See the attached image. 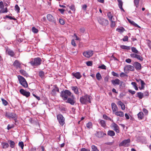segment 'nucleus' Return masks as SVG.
<instances>
[{"instance_id": "nucleus-1", "label": "nucleus", "mask_w": 151, "mask_h": 151, "mask_svg": "<svg viewBox=\"0 0 151 151\" xmlns=\"http://www.w3.org/2000/svg\"><path fill=\"white\" fill-rule=\"evenodd\" d=\"M91 96L87 94H86L80 97V101L83 104H86L88 103H91Z\"/></svg>"}, {"instance_id": "nucleus-2", "label": "nucleus", "mask_w": 151, "mask_h": 151, "mask_svg": "<svg viewBox=\"0 0 151 151\" xmlns=\"http://www.w3.org/2000/svg\"><path fill=\"white\" fill-rule=\"evenodd\" d=\"M42 61V60L40 58L37 57L31 59L29 63L32 66L37 67L40 65Z\"/></svg>"}, {"instance_id": "nucleus-3", "label": "nucleus", "mask_w": 151, "mask_h": 151, "mask_svg": "<svg viewBox=\"0 0 151 151\" xmlns=\"http://www.w3.org/2000/svg\"><path fill=\"white\" fill-rule=\"evenodd\" d=\"M72 93L68 90L62 91L60 93V96L64 100H66L68 99V96H71Z\"/></svg>"}, {"instance_id": "nucleus-4", "label": "nucleus", "mask_w": 151, "mask_h": 151, "mask_svg": "<svg viewBox=\"0 0 151 151\" xmlns=\"http://www.w3.org/2000/svg\"><path fill=\"white\" fill-rule=\"evenodd\" d=\"M18 78L20 84L24 88H27L28 86V84L25 78L22 76L18 75Z\"/></svg>"}, {"instance_id": "nucleus-5", "label": "nucleus", "mask_w": 151, "mask_h": 151, "mask_svg": "<svg viewBox=\"0 0 151 151\" xmlns=\"http://www.w3.org/2000/svg\"><path fill=\"white\" fill-rule=\"evenodd\" d=\"M57 119L60 125L63 126L65 124V119L61 114H58L57 116Z\"/></svg>"}, {"instance_id": "nucleus-6", "label": "nucleus", "mask_w": 151, "mask_h": 151, "mask_svg": "<svg viewBox=\"0 0 151 151\" xmlns=\"http://www.w3.org/2000/svg\"><path fill=\"white\" fill-rule=\"evenodd\" d=\"M98 21L100 24L104 26L107 25L109 23L107 20L102 17H99L98 18Z\"/></svg>"}, {"instance_id": "nucleus-7", "label": "nucleus", "mask_w": 151, "mask_h": 151, "mask_svg": "<svg viewBox=\"0 0 151 151\" xmlns=\"http://www.w3.org/2000/svg\"><path fill=\"white\" fill-rule=\"evenodd\" d=\"M124 71L126 73H128L129 71H133L134 70V66L130 65H127L124 68Z\"/></svg>"}, {"instance_id": "nucleus-8", "label": "nucleus", "mask_w": 151, "mask_h": 151, "mask_svg": "<svg viewBox=\"0 0 151 151\" xmlns=\"http://www.w3.org/2000/svg\"><path fill=\"white\" fill-rule=\"evenodd\" d=\"M130 142V140L129 139H124L119 143V146L120 147L122 146L128 147L129 146V143Z\"/></svg>"}, {"instance_id": "nucleus-9", "label": "nucleus", "mask_w": 151, "mask_h": 151, "mask_svg": "<svg viewBox=\"0 0 151 151\" xmlns=\"http://www.w3.org/2000/svg\"><path fill=\"white\" fill-rule=\"evenodd\" d=\"M71 97L68 98L66 102L67 103L70 104L71 105H73L75 103V98L74 96L72 95Z\"/></svg>"}, {"instance_id": "nucleus-10", "label": "nucleus", "mask_w": 151, "mask_h": 151, "mask_svg": "<svg viewBox=\"0 0 151 151\" xmlns=\"http://www.w3.org/2000/svg\"><path fill=\"white\" fill-rule=\"evenodd\" d=\"M6 48V54L8 55L11 57H14L15 55L14 52L8 47Z\"/></svg>"}, {"instance_id": "nucleus-11", "label": "nucleus", "mask_w": 151, "mask_h": 151, "mask_svg": "<svg viewBox=\"0 0 151 151\" xmlns=\"http://www.w3.org/2000/svg\"><path fill=\"white\" fill-rule=\"evenodd\" d=\"M111 127L113 128V129L114 130L116 133H119V127L118 125L116 124L115 123L113 122L111 124Z\"/></svg>"}, {"instance_id": "nucleus-12", "label": "nucleus", "mask_w": 151, "mask_h": 151, "mask_svg": "<svg viewBox=\"0 0 151 151\" xmlns=\"http://www.w3.org/2000/svg\"><path fill=\"white\" fill-rule=\"evenodd\" d=\"M93 54V51L92 50H89L83 52V55L85 57L89 58L92 56Z\"/></svg>"}, {"instance_id": "nucleus-13", "label": "nucleus", "mask_w": 151, "mask_h": 151, "mask_svg": "<svg viewBox=\"0 0 151 151\" xmlns=\"http://www.w3.org/2000/svg\"><path fill=\"white\" fill-rule=\"evenodd\" d=\"M19 91L22 94L26 97H28L30 96V93L28 91H26L24 89H21Z\"/></svg>"}, {"instance_id": "nucleus-14", "label": "nucleus", "mask_w": 151, "mask_h": 151, "mask_svg": "<svg viewBox=\"0 0 151 151\" xmlns=\"http://www.w3.org/2000/svg\"><path fill=\"white\" fill-rule=\"evenodd\" d=\"M16 114L13 113L6 112L5 113V116L9 119L15 118L16 117Z\"/></svg>"}, {"instance_id": "nucleus-15", "label": "nucleus", "mask_w": 151, "mask_h": 151, "mask_svg": "<svg viewBox=\"0 0 151 151\" xmlns=\"http://www.w3.org/2000/svg\"><path fill=\"white\" fill-rule=\"evenodd\" d=\"M133 65L137 70H141L142 66L139 63L137 62H135L134 63Z\"/></svg>"}, {"instance_id": "nucleus-16", "label": "nucleus", "mask_w": 151, "mask_h": 151, "mask_svg": "<svg viewBox=\"0 0 151 151\" xmlns=\"http://www.w3.org/2000/svg\"><path fill=\"white\" fill-rule=\"evenodd\" d=\"M72 75L77 79H80L82 77L80 73L79 72H73L72 73Z\"/></svg>"}, {"instance_id": "nucleus-17", "label": "nucleus", "mask_w": 151, "mask_h": 151, "mask_svg": "<svg viewBox=\"0 0 151 151\" xmlns=\"http://www.w3.org/2000/svg\"><path fill=\"white\" fill-rule=\"evenodd\" d=\"M47 17L48 20L52 22L55 23V20L54 17L50 14L47 15Z\"/></svg>"}, {"instance_id": "nucleus-18", "label": "nucleus", "mask_w": 151, "mask_h": 151, "mask_svg": "<svg viewBox=\"0 0 151 151\" xmlns=\"http://www.w3.org/2000/svg\"><path fill=\"white\" fill-rule=\"evenodd\" d=\"M21 64L20 63L18 60H15L13 63V65L14 66L16 67L17 68H19L21 69L22 67L21 66Z\"/></svg>"}, {"instance_id": "nucleus-19", "label": "nucleus", "mask_w": 151, "mask_h": 151, "mask_svg": "<svg viewBox=\"0 0 151 151\" xmlns=\"http://www.w3.org/2000/svg\"><path fill=\"white\" fill-rule=\"evenodd\" d=\"M112 109L113 112L115 113L118 110V108L116 104L114 103H112L111 104Z\"/></svg>"}, {"instance_id": "nucleus-20", "label": "nucleus", "mask_w": 151, "mask_h": 151, "mask_svg": "<svg viewBox=\"0 0 151 151\" xmlns=\"http://www.w3.org/2000/svg\"><path fill=\"white\" fill-rule=\"evenodd\" d=\"M95 135L99 138H101L103 137L104 135H106V134L102 131H100L97 132Z\"/></svg>"}, {"instance_id": "nucleus-21", "label": "nucleus", "mask_w": 151, "mask_h": 151, "mask_svg": "<svg viewBox=\"0 0 151 151\" xmlns=\"http://www.w3.org/2000/svg\"><path fill=\"white\" fill-rule=\"evenodd\" d=\"M114 114L116 116L122 117H123L124 115V112L122 111H117L115 112Z\"/></svg>"}, {"instance_id": "nucleus-22", "label": "nucleus", "mask_w": 151, "mask_h": 151, "mask_svg": "<svg viewBox=\"0 0 151 151\" xmlns=\"http://www.w3.org/2000/svg\"><path fill=\"white\" fill-rule=\"evenodd\" d=\"M120 82V80L117 78L115 80H112L111 81V83L113 85L115 86L116 85H119Z\"/></svg>"}, {"instance_id": "nucleus-23", "label": "nucleus", "mask_w": 151, "mask_h": 151, "mask_svg": "<svg viewBox=\"0 0 151 151\" xmlns=\"http://www.w3.org/2000/svg\"><path fill=\"white\" fill-rule=\"evenodd\" d=\"M118 2V6L119 8L122 11L124 12V9L122 8L123 2L121 0H117Z\"/></svg>"}, {"instance_id": "nucleus-24", "label": "nucleus", "mask_w": 151, "mask_h": 151, "mask_svg": "<svg viewBox=\"0 0 151 151\" xmlns=\"http://www.w3.org/2000/svg\"><path fill=\"white\" fill-rule=\"evenodd\" d=\"M57 91L58 92H59V90L58 88L56 85L55 86V88H53L52 91V93L53 94H56V92Z\"/></svg>"}, {"instance_id": "nucleus-25", "label": "nucleus", "mask_w": 151, "mask_h": 151, "mask_svg": "<svg viewBox=\"0 0 151 151\" xmlns=\"http://www.w3.org/2000/svg\"><path fill=\"white\" fill-rule=\"evenodd\" d=\"M117 104L121 106V109L122 110H124L125 109V106L124 103L121 101H118L117 103Z\"/></svg>"}, {"instance_id": "nucleus-26", "label": "nucleus", "mask_w": 151, "mask_h": 151, "mask_svg": "<svg viewBox=\"0 0 151 151\" xmlns=\"http://www.w3.org/2000/svg\"><path fill=\"white\" fill-rule=\"evenodd\" d=\"M71 89L76 94H79L78 88L77 86H72Z\"/></svg>"}, {"instance_id": "nucleus-27", "label": "nucleus", "mask_w": 151, "mask_h": 151, "mask_svg": "<svg viewBox=\"0 0 151 151\" xmlns=\"http://www.w3.org/2000/svg\"><path fill=\"white\" fill-rule=\"evenodd\" d=\"M99 123L100 124L101 126L104 128H105L106 127V122L103 120H101L99 122Z\"/></svg>"}, {"instance_id": "nucleus-28", "label": "nucleus", "mask_w": 151, "mask_h": 151, "mask_svg": "<svg viewBox=\"0 0 151 151\" xmlns=\"http://www.w3.org/2000/svg\"><path fill=\"white\" fill-rule=\"evenodd\" d=\"M103 118L106 120H109L111 121L112 122H113V120L111 118L107 116L106 114H104L103 116Z\"/></svg>"}, {"instance_id": "nucleus-29", "label": "nucleus", "mask_w": 151, "mask_h": 151, "mask_svg": "<svg viewBox=\"0 0 151 151\" xmlns=\"http://www.w3.org/2000/svg\"><path fill=\"white\" fill-rule=\"evenodd\" d=\"M8 142L9 143L10 147L12 148H14V147L15 143L14 142L11 140H9L8 141Z\"/></svg>"}, {"instance_id": "nucleus-30", "label": "nucleus", "mask_w": 151, "mask_h": 151, "mask_svg": "<svg viewBox=\"0 0 151 151\" xmlns=\"http://www.w3.org/2000/svg\"><path fill=\"white\" fill-rule=\"evenodd\" d=\"M8 12V9L7 7H5L4 8H3L2 9H0V14H2L4 13H6L7 12Z\"/></svg>"}, {"instance_id": "nucleus-31", "label": "nucleus", "mask_w": 151, "mask_h": 151, "mask_svg": "<svg viewBox=\"0 0 151 151\" xmlns=\"http://www.w3.org/2000/svg\"><path fill=\"white\" fill-rule=\"evenodd\" d=\"M116 31L121 33H123L125 31V29L123 27H121L120 28H117L116 29Z\"/></svg>"}, {"instance_id": "nucleus-32", "label": "nucleus", "mask_w": 151, "mask_h": 151, "mask_svg": "<svg viewBox=\"0 0 151 151\" xmlns=\"http://www.w3.org/2000/svg\"><path fill=\"white\" fill-rule=\"evenodd\" d=\"M138 117L139 119H142L144 117V114L142 112H140L138 114H137Z\"/></svg>"}, {"instance_id": "nucleus-33", "label": "nucleus", "mask_w": 151, "mask_h": 151, "mask_svg": "<svg viewBox=\"0 0 151 151\" xmlns=\"http://www.w3.org/2000/svg\"><path fill=\"white\" fill-rule=\"evenodd\" d=\"M1 145L2 147L4 149L8 148L9 147V145L8 143L6 142H2L1 143Z\"/></svg>"}, {"instance_id": "nucleus-34", "label": "nucleus", "mask_w": 151, "mask_h": 151, "mask_svg": "<svg viewBox=\"0 0 151 151\" xmlns=\"http://www.w3.org/2000/svg\"><path fill=\"white\" fill-rule=\"evenodd\" d=\"M137 94V97H138L140 99H142L144 96L143 93L141 92H138Z\"/></svg>"}, {"instance_id": "nucleus-35", "label": "nucleus", "mask_w": 151, "mask_h": 151, "mask_svg": "<svg viewBox=\"0 0 151 151\" xmlns=\"http://www.w3.org/2000/svg\"><path fill=\"white\" fill-rule=\"evenodd\" d=\"M121 48L124 50H129L130 49V46H128L124 45H121L120 46Z\"/></svg>"}, {"instance_id": "nucleus-36", "label": "nucleus", "mask_w": 151, "mask_h": 151, "mask_svg": "<svg viewBox=\"0 0 151 151\" xmlns=\"http://www.w3.org/2000/svg\"><path fill=\"white\" fill-rule=\"evenodd\" d=\"M108 134L111 136H114L115 135L114 132L112 130H109L108 132Z\"/></svg>"}, {"instance_id": "nucleus-37", "label": "nucleus", "mask_w": 151, "mask_h": 151, "mask_svg": "<svg viewBox=\"0 0 151 151\" xmlns=\"http://www.w3.org/2000/svg\"><path fill=\"white\" fill-rule=\"evenodd\" d=\"M141 87H139V89L140 90H141L142 89H143L144 88V85H145V83L144 82V81L142 80L141 81Z\"/></svg>"}, {"instance_id": "nucleus-38", "label": "nucleus", "mask_w": 151, "mask_h": 151, "mask_svg": "<svg viewBox=\"0 0 151 151\" xmlns=\"http://www.w3.org/2000/svg\"><path fill=\"white\" fill-rule=\"evenodd\" d=\"M128 22L131 24L133 25L136 27H139V26L136 23H135L133 21H132L130 19H127Z\"/></svg>"}, {"instance_id": "nucleus-39", "label": "nucleus", "mask_w": 151, "mask_h": 151, "mask_svg": "<svg viewBox=\"0 0 151 151\" xmlns=\"http://www.w3.org/2000/svg\"><path fill=\"white\" fill-rule=\"evenodd\" d=\"M69 6V8L72 11L75 12L76 11L75 6L74 4H72L70 6Z\"/></svg>"}, {"instance_id": "nucleus-40", "label": "nucleus", "mask_w": 151, "mask_h": 151, "mask_svg": "<svg viewBox=\"0 0 151 151\" xmlns=\"http://www.w3.org/2000/svg\"><path fill=\"white\" fill-rule=\"evenodd\" d=\"M140 0H134V5H135L136 8H138L139 5V3Z\"/></svg>"}, {"instance_id": "nucleus-41", "label": "nucleus", "mask_w": 151, "mask_h": 151, "mask_svg": "<svg viewBox=\"0 0 151 151\" xmlns=\"http://www.w3.org/2000/svg\"><path fill=\"white\" fill-rule=\"evenodd\" d=\"M86 127L87 128L89 129L92 128V124L91 122H89L86 124Z\"/></svg>"}, {"instance_id": "nucleus-42", "label": "nucleus", "mask_w": 151, "mask_h": 151, "mask_svg": "<svg viewBox=\"0 0 151 151\" xmlns=\"http://www.w3.org/2000/svg\"><path fill=\"white\" fill-rule=\"evenodd\" d=\"M91 151H99L97 147L94 145L91 146Z\"/></svg>"}, {"instance_id": "nucleus-43", "label": "nucleus", "mask_w": 151, "mask_h": 151, "mask_svg": "<svg viewBox=\"0 0 151 151\" xmlns=\"http://www.w3.org/2000/svg\"><path fill=\"white\" fill-rule=\"evenodd\" d=\"M107 15L109 17V20L110 21H112V18L113 16L111 15V12H108L107 13Z\"/></svg>"}, {"instance_id": "nucleus-44", "label": "nucleus", "mask_w": 151, "mask_h": 151, "mask_svg": "<svg viewBox=\"0 0 151 151\" xmlns=\"http://www.w3.org/2000/svg\"><path fill=\"white\" fill-rule=\"evenodd\" d=\"M96 77L97 79L99 81L100 80L101 78V76L99 73H98L96 74Z\"/></svg>"}, {"instance_id": "nucleus-45", "label": "nucleus", "mask_w": 151, "mask_h": 151, "mask_svg": "<svg viewBox=\"0 0 151 151\" xmlns=\"http://www.w3.org/2000/svg\"><path fill=\"white\" fill-rule=\"evenodd\" d=\"M19 146L21 147V149L23 150L24 147V144L23 142H19L18 144Z\"/></svg>"}, {"instance_id": "nucleus-46", "label": "nucleus", "mask_w": 151, "mask_h": 151, "mask_svg": "<svg viewBox=\"0 0 151 151\" xmlns=\"http://www.w3.org/2000/svg\"><path fill=\"white\" fill-rule=\"evenodd\" d=\"M131 84L134 86L136 90H138V88L137 86V83L135 82H132Z\"/></svg>"}, {"instance_id": "nucleus-47", "label": "nucleus", "mask_w": 151, "mask_h": 151, "mask_svg": "<svg viewBox=\"0 0 151 151\" xmlns=\"http://www.w3.org/2000/svg\"><path fill=\"white\" fill-rule=\"evenodd\" d=\"M132 50V52L136 53H138L139 52L137 50L136 48L134 47H132L131 48Z\"/></svg>"}, {"instance_id": "nucleus-48", "label": "nucleus", "mask_w": 151, "mask_h": 151, "mask_svg": "<svg viewBox=\"0 0 151 151\" xmlns=\"http://www.w3.org/2000/svg\"><path fill=\"white\" fill-rule=\"evenodd\" d=\"M1 100L2 101V102L3 104L4 105V106H7L8 104V102L5 99H4L3 98L1 99Z\"/></svg>"}, {"instance_id": "nucleus-49", "label": "nucleus", "mask_w": 151, "mask_h": 151, "mask_svg": "<svg viewBox=\"0 0 151 151\" xmlns=\"http://www.w3.org/2000/svg\"><path fill=\"white\" fill-rule=\"evenodd\" d=\"M15 10L17 13H19L20 11V8L17 4H16L15 6Z\"/></svg>"}, {"instance_id": "nucleus-50", "label": "nucleus", "mask_w": 151, "mask_h": 151, "mask_svg": "<svg viewBox=\"0 0 151 151\" xmlns=\"http://www.w3.org/2000/svg\"><path fill=\"white\" fill-rule=\"evenodd\" d=\"M32 32H34V33H37L38 32V29H37L35 28L34 27H33L32 28Z\"/></svg>"}, {"instance_id": "nucleus-51", "label": "nucleus", "mask_w": 151, "mask_h": 151, "mask_svg": "<svg viewBox=\"0 0 151 151\" xmlns=\"http://www.w3.org/2000/svg\"><path fill=\"white\" fill-rule=\"evenodd\" d=\"M39 76L41 78H43L44 76V73L42 71L40 72L39 73Z\"/></svg>"}, {"instance_id": "nucleus-52", "label": "nucleus", "mask_w": 151, "mask_h": 151, "mask_svg": "<svg viewBox=\"0 0 151 151\" xmlns=\"http://www.w3.org/2000/svg\"><path fill=\"white\" fill-rule=\"evenodd\" d=\"M80 32L82 33H84L85 31V29L84 27H81L79 29Z\"/></svg>"}, {"instance_id": "nucleus-53", "label": "nucleus", "mask_w": 151, "mask_h": 151, "mask_svg": "<svg viewBox=\"0 0 151 151\" xmlns=\"http://www.w3.org/2000/svg\"><path fill=\"white\" fill-rule=\"evenodd\" d=\"M5 17L6 18H8L10 20H16V19L14 17H12L9 16V15H6L5 16Z\"/></svg>"}, {"instance_id": "nucleus-54", "label": "nucleus", "mask_w": 151, "mask_h": 151, "mask_svg": "<svg viewBox=\"0 0 151 151\" xmlns=\"http://www.w3.org/2000/svg\"><path fill=\"white\" fill-rule=\"evenodd\" d=\"M98 68L102 69L105 70L106 69V67L104 64L99 66Z\"/></svg>"}, {"instance_id": "nucleus-55", "label": "nucleus", "mask_w": 151, "mask_h": 151, "mask_svg": "<svg viewBox=\"0 0 151 151\" xmlns=\"http://www.w3.org/2000/svg\"><path fill=\"white\" fill-rule=\"evenodd\" d=\"M14 127V125L13 124H12V125L8 124L7 126V129L9 130L13 128Z\"/></svg>"}, {"instance_id": "nucleus-56", "label": "nucleus", "mask_w": 151, "mask_h": 151, "mask_svg": "<svg viewBox=\"0 0 151 151\" xmlns=\"http://www.w3.org/2000/svg\"><path fill=\"white\" fill-rule=\"evenodd\" d=\"M111 74L114 76H116V77H119V75L116 73L114 71H112L111 73Z\"/></svg>"}, {"instance_id": "nucleus-57", "label": "nucleus", "mask_w": 151, "mask_h": 151, "mask_svg": "<svg viewBox=\"0 0 151 151\" xmlns=\"http://www.w3.org/2000/svg\"><path fill=\"white\" fill-rule=\"evenodd\" d=\"M86 64L88 66H91L92 65V62L90 61H87L86 62Z\"/></svg>"}, {"instance_id": "nucleus-58", "label": "nucleus", "mask_w": 151, "mask_h": 151, "mask_svg": "<svg viewBox=\"0 0 151 151\" xmlns=\"http://www.w3.org/2000/svg\"><path fill=\"white\" fill-rule=\"evenodd\" d=\"M128 37L127 36H125L122 39L123 41L124 42L127 41L128 40Z\"/></svg>"}, {"instance_id": "nucleus-59", "label": "nucleus", "mask_w": 151, "mask_h": 151, "mask_svg": "<svg viewBox=\"0 0 151 151\" xmlns=\"http://www.w3.org/2000/svg\"><path fill=\"white\" fill-rule=\"evenodd\" d=\"M138 60H140L141 61H142L143 60V58L141 56L139 55H138L137 56V58Z\"/></svg>"}, {"instance_id": "nucleus-60", "label": "nucleus", "mask_w": 151, "mask_h": 151, "mask_svg": "<svg viewBox=\"0 0 151 151\" xmlns=\"http://www.w3.org/2000/svg\"><path fill=\"white\" fill-rule=\"evenodd\" d=\"M20 73L23 75H25L26 74V72L24 70L22 69L19 71Z\"/></svg>"}, {"instance_id": "nucleus-61", "label": "nucleus", "mask_w": 151, "mask_h": 151, "mask_svg": "<svg viewBox=\"0 0 151 151\" xmlns=\"http://www.w3.org/2000/svg\"><path fill=\"white\" fill-rule=\"evenodd\" d=\"M4 7V5L2 1H0V9H2Z\"/></svg>"}, {"instance_id": "nucleus-62", "label": "nucleus", "mask_w": 151, "mask_h": 151, "mask_svg": "<svg viewBox=\"0 0 151 151\" xmlns=\"http://www.w3.org/2000/svg\"><path fill=\"white\" fill-rule=\"evenodd\" d=\"M125 83L123 82V81L120 82V86H122V87H125Z\"/></svg>"}, {"instance_id": "nucleus-63", "label": "nucleus", "mask_w": 151, "mask_h": 151, "mask_svg": "<svg viewBox=\"0 0 151 151\" xmlns=\"http://www.w3.org/2000/svg\"><path fill=\"white\" fill-rule=\"evenodd\" d=\"M127 75L123 72L121 73L120 75V76L121 77H123L124 76H127Z\"/></svg>"}, {"instance_id": "nucleus-64", "label": "nucleus", "mask_w": 151, "mask_h": 151, "mask_svg": "<svg viewBox=\"0 0 151 151\" xmlns=\"http://www.w3.org/2000/svg\"><path fill=\"white\" fill-rule=\"evenodd\" d=\"M128 92L132 95L134 94L136 92L135 91H132L131 90H128Z\"/></svg>"}]
</instances>
